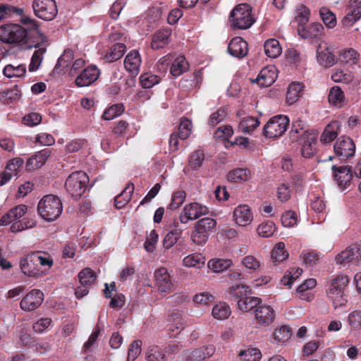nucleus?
Segmentation results:
<instances>
[{
    "instance_id": "680f3d73",
    "label": "nucleus",
    "mask_w": 361,
    "mask_h": 361,
    "mask_svg": "<svg viewBox=\"0 0 361 361\" xmlns=\"http://www.w3.org/2000/svg\"><path fill=\"white\" fill-rule=\"evenodd\" d=\"M331 79L336 82L348 84L353 81V75L350 73H344L342 70L336 69L334 71Z\"/></svg>"
},
{
    "instance_id": "473e14b6",
    "label": "nucleus",
    "mask_w": 361,
    "mask_h": 361,
    "mask_svg": "<svg viewBox=\"0 0 361 361\" xmlns=\"http://www.w3.org/2000/svg\"><path fill=\"white\" fill-rule=\"evenodd\" d=\"M261 302V299L257 297L247 295L244 298L238 300V307L243 312H249L254 308H257Z\"/></svg>"
},
{
    "instance_id": "f3484780",
    "label": "nucleus",
    "mask_w": 361,
    "mask_h": 361,
    "mask_svg": "<svg viewBox=\"0 0 361 361\" xmlns=\"http://www.w3.org/2000/svg\"><path fill=\"white\" fill-rule=\"evenodd\" d=\"M337 264L352 262L358 264L361 261V245L357 243L352 244L345 250L336 256Z\"/></svg>"
},
{
    "instance_id": "6e6d98bb",
    "label": "nucleus",
    "mask_w": 361,
    "mask_h": 361,
    "mask_svg": "<svg viewBox=\"0 0 361 361\" xmlns=\"http://www.w3.org/2000/svg\"><path fill=\"white\" fill-rule=\"evenodd\" d=\"M340 61L342 63H355L359 58V54L356 50L353 48H349L347 49L343 50L340 54Z\"/></svg>"
},
{
    "instance_id": "ea45409f",
    "label": "nucleus",
    "mask_w": 361,
    "mask_h": 361,
    "mask_svg": "<svg viewBox=\"0 0 361 361\" xmlns=\"http://www.w3.org/2000/svg\"><path fill=\"white\" fill-rule=\"evenodd\" d=\"M0 94V100L4 104L8 105L19 99L20 97V92L18 86L15 85L13 87L7 90L6 91H3Z\"/></svg>"
},
{
    "instance_id": "f03ea898",
    "label": "nucleus",
    "mask_w": 361,
    "mask_h": 361,
    "mask_svg": "<svg viewBox=\"0 0 361 361\" xmlns=\"http://www.w3.org/2000/svg\"><path fill=\"white\" fill-rule=\"evenodd\" d=\"M53 264V259L47 254L35 252L27 254L20 262V269L25 275L37 278L44 275L45 269Z\"/></svg>"
},
{
    "instance_id": "423d86ee",
    "label": "nucleus",
    "mask_w": 361,
    "mask_h": 361,
    "mask_svg": "<svg viewBox=\"0 0 361 361\" xmlns=\"http://www.w3.org/2000/svg\"><path fill=\"white\" fill-rule=\"evenodd\" d=\"M252 12V7L247 4L235 6L229 16L231 26L238 30L250 28L255 21Z\"/></svg>"
},
{
    "instance_id": "7ed1b4c3",
    "label": "nucleus",
    "mask_w": 361,
    "mask_h": 361,
    "mask_svg": "<svg viewBox=\"0 0 361 361\" xmlns=\"http://www.w3.org/2000/svg\"><path fill=\"white\" fill-rule=\"evenodd\" d=\"M348 281V276L336 275L328 285L326 295L332 301L335 309L345 305L348 301L345 291Z\"/></svg>"
},
{
    "instance_id": "4468645a",
    "label": "nucleus",
    "mask_w": 361,
    "mask_h": 361,
    "mask_svg": "<svg viewBox=\"0 0 361 361\" xmlns=\"http://www.w3.org/2000/svg\"><path fill=\"white\" fill-rule=\"evenodd\" d=\"M317 61L324 68H331L337 63V58L326 42H322L317 47Z\"/></svg>"
},
{
    "instance_id": "bb28decb",
    "label": "nucleus",
    "mask_w": 361,
    "mask_h": 361,
    "mask_svg": "<svg viewBox=\"0 0 361 361\" xmlns=\"http://www.w3.org/2000/svg\"><path fill=\"white\" fill-rule=\"evenodd\" d=\"M141 63L139 52L135 50L130 51L125 58L124 66L132 75H137Z\"/></svg>"
},
{
    "instance_id": "864d4df0",
    "label": "nucleus",
    "mask_w": 361,
    "mask_h": 361,
    "mask_svg": "<svg viewBox=\"0 0 361 361\" xmlns=\"http://www.w3.org/2000/svg\"><path fill=\"white\" fill-rule=\"evenodd\" d=\"M79 282L81 285L91 286L96 280V275L90 268H85L78 274Z\"/></svg>"
},
{
    "instance_id": "f8f14e48",
    "label": "nucleus",
    "mask_w": 361,
    "mask_h": 361,
    "mask_svg": "<svg viewBox=\"0 0 361 361\" xmlns=\"http://www.w3.org/2000/svg\"><path fill=\"white\" fill-rule=\"evenodd\" d=\"M334 150L341 160H345L354 155L355 145L350 137L341 136L334 144Z\"/></svg>"
},
{
    "instance_id": "9b49d317",
    "label": "nucleus",
    "mask_w": 361,
    "mask_h": 361,
    "mask_svg": "<svg viewBox=\"0 0 361 361\" xmlns=\"http://www.w3.org/2000/svg\"><path fill=\"white\" fill-rule=\"evenodd\" d=\"M208 213L209 209L206 206L198 202H192L184 207L177 220L180 224H186L189 221L197 219Z\"/></svg>"
},
{
    "instance_id": "c03bdc74",
    "label": "nucleus",
    "mask_w": 361,
    "mask_h": 361,
    "mask_svg": "<svg viewBox=\"0 0 361 361\" xmlns=\"http://www.w3.org/2000/svg\"><path fill=\"white\" fill-rule=\"evenodd\" d=\"M40 47L41 46L37 47L38 49L34 51L31 57L30 63L28 67L29 71L30 72L36 71L40 66L43 60V55L46 52L47 49Z\"/></svg>"
},
{
    "instance_id": "774afa93",
    "label": "nucleus",
    "mask_w": 361,
    "mask_h": 361,
    "mask_svg": "<svg viewBox=\"0 0 361 361\" xmlns=\"http://www.w3.org/2000/svg\"><path fill=\"white\" fill-rule=\"evenodd\" d=\"M183 361H203V353L200 348H195L191 351H186L183 354Z\"/></svg>"
},
{
    "instance_id": "aec40b11",
    "label": "nucleus",
    "mask_w": 361,
    "mask_h": 361,
    "mask_svg": "<svg viewBox=\"0 0 361 361\" xmlns=\"http://www.w3.org/2000/svg\"><path fill=\"white\" fill-rule=\"evenodd\" d=\"M301 154L305 158H312L317 152V137L312 133H304L300 139Z\"/></svg>"
},
{
    "instance_id": "79ce46f5",
    "label": "nucleus",
    "mask_w": 361,
    "mask_h": 361,
    "mask_svg": "<svg viewBox=\"0 0 361 361\" xmlns=\"http://www.w3.org/2000/svg\"><path fill=\"white\" fill-rule=\"evenodd\" d=\"M259 125V120L253 116H247L242 119L238 125L239 129L245 133H250Z\"/></svg>"
},
{
    "instance_id": "20e7f679",
    "label": "nucleus",
    "mask_w": 361,
    "mask_h": 361,
    "mask_svg": "<svg viewBox=\"0 0 361 361\" xmlns=\"http://www.w3.org/2000/svg\"><path fill=\"white\" fill-rule=\"evenodd\" d=\"M37 212L45 221H54L60 217L63 212L61 200L56 195H47L39 200Z\"/></svg>"
},
{
    "instance_id": "c85d7f7f",
    "label": "nucleus",
    "mask_w": 361,
    "mask_h": 361,
    "mask_svg": "<svg viewBox=\"0 0 361 361\" xmlns=\"http://www.w3.org/2000/svg\"><path fill=\"white\" fill-rule=\"evenodd\" d=\"M340 124L338 121H332L326 126L320 136V141L324 143H329L334 140L338 135Z\"/></svg>"
},
{
    "instance_id": "ddd939ff",
    "label": "nucleus",
    "mask_w": 361,
    "mask_h": 361,
    "mask_svg": "<svg viewBox=\"0 0 361 361\" xmlns=\"http://www.w3.org/2000/svg\"><path fill=\"white\" fill-rule=\"evenodd\" d=\"M298 34L305 39L318 42L322 40L325 35V29L320 23H312L307 26L302 25L297 27Z\"/></svg>"
},
{
    "instance_id": "4be33fe9",
    "label": "nucleus",
    "mask_w": 361,
    "mask_h": 361,
    "mask_svg": "<svg viewBox=\"0 0 361 361\" xmlns=\"http://www.w3.org/2000/svg\"><path fill=\"white\" fill-rule=\"evenodd\" d=\"M255 319L257 322L263 326L271 324L275 318V312L273 308L269 305H259L255 311Z\"/></svg>"
},
{
    "instance_id": "7c9ffc66",
    "label": "nucleus",
    "mask_w": 361,
    "mask_h": 361,
    "mask_svg": "<svg viewBox=\"0 0 361 361\" xmlns=\"http://www.w3.org/2000/svg\"><path fill=\"white\" fill-rule=\"evenodd\" d=\"M304 85L298 82H292L288 87L286 102L291 105L295 103L300 97Z\"/></svg>"
},
{
    "instance_id": "4d7b16f0",
    "label": "nucleus",
    "mask_w": 361,
    "mask_h": 361,
    "mask_svg": "<svg viewBox=\"0 0 361 361\" xmlns=\"http://www.w3.org/2000/svg\"><path fill=\"white\" fill-rule=\"evenodd\" d=\"M186 197V193L183 190L173 192L171 197V202L167 207V209L174 210L179 208L184 202Z\"/></svg>"
},
{
    "instance_id": "c756f323",
    "label": "nucleus",
    "mask_w": 361,
    "mask_h": 361,
    "mask_svg": "<svg viewBox=\"0 0 361 361\" xmlns=\"http://www.w3.org/2000/svg\"><path fill=\"white\" fill-rule=\"evenodd\" d=\"M126 51V47L123 43H116L112 45L110 51L107 52L104 59L108 63L114 62L121 59Z\"/></svg>"
},
{
    "instance_id": "9d476101",
    "label": "nucleus",
    "mask_w": 361,
    "mask_h": 361,
    "mask_svg": "<svg viewBox=\"0 0 361 361\" xmlns=\"http://www.w3.org/2000/svg\"><path fill=\"white\" fill-rule=\"evenodd\" d=\"M289 118L285 115H278L272 117L264 127V134L266 137L276 138L281 137L287 130Z\"/></svg>"
},
{
    "instance_id": "09e8293b",
    "label": "nucleus",
    "mask_w": 361,
    "mask_h": 361,
    "mask_svg": "<svg viewBox=\"0 0 361 361\" xmlns=\"http://www.w3.org/2000/svg\"><path fill=\"white\" fill-rule=\"evenodd\" d=\"M161 81V78L152 73H145L140 75V82L145 89H149Z\"/></svg>"
},
{
    "instance_id": "5701e85b",
    "label": "nucleus",
    "mask_w": 361,
    "mask_h": 361,
    "mask_svg": "<svg viewBox=\"0 0 361 361\" xmlns=\"http://www.w3.org/2000/svg\"><path fill=\"white\" fill-rule=\"evenodd\" d=\"M171 35V30L170 28H164L156 31L152 37L151 48L154 50L164 48L169 43Z\"/></svg>"
},
{
    "instance_id": "49530a36",
    "label": "nucleus",
    "mask_w": 361,
    "mask_h": 361,
    "mask_svg": "<svg viewBox=\"0 0 361 361\" xmlns=\"http://www.w3.org/2000/svg\"><path fill=\"white\" fill-rule=\"evenodd\" d=\"M231 313L230 307L225 302H219L212 308V315L215 319L224 320Z\"/></svg>"
},
{
    "instance_id": "6e6552de",
    "label": "nucleus",
    "mask_w": 361,
    "mask_h": 361,
    "mask_svg": "<svg viewBox=\"0 0 361 361\" xmlns=\"http://www.w3.org/2000/svg\"><path fill=\"white\" fill-rule=\"evenodd\" d=\"M89 180L87 174L84 171L73 172L66 178V190L75 199L80 198L86 190Z\"/></svg>"
},
{
    "instance_id": "052dcab7",
    "label": "nucleus",
    "mask_w": 361,
    "mask_h": 361,
    "mask_svg": "<svg viewBox=\"0 0 361 361\" xmlns=\"http://www.w3.org/2000/svg\"><path fill=\"white\" fill-rule=\"evenodd\" d=\"M23 13V8H19L3 4H0V20L10 18L13 13L22 15Z\"/></svg>"
},
{
    "instance_id": "13d9d810",
    "label": "nucleus",
    "mask_w": 361,
    "mask_h": 361,
    "mask_svg": "<svg viewBox=\"0 0 361 361\" xmlns=\"http://www.w3.org/2000/svg\"><path fill=\"white\" fill-rule=\"evenodd\" d=\"M204 159V153L201 149L193 152L189 158V165L194 169L197 170L201 167Z\"/></svg>"
},
{
    "instance_id": "de8ad7c7",
    "label": "nucleus",
    "mask_w": 361,
    "mask_h": 361,
    "mask_svg": "<svg viewBox=\"0 0 361 361\" xmlns=\"http://www.w3.org/2000/svg\"><path fill=\"white\" fill-rule=\"evenodd\" d=\"M288 257V252L285 249L283 242L278 243L271 251V259L274 262H281Z\"/></svg>"
},
{
    "instance_id": "39448f33",
    "label": "nucleus",
    "mask_w": 361,
    "mask_h": 361,
    "mask_svg": "<svg viewBox=\"0 0 361 361\" xmlns=\"http://www.w3.org/2000/svg\"><path fill=\"white\" fill-rule=\"evenodd\" d=\"M27 209V206L25 204H19L12 208L1 217L0 219V224L1 226H6L13 223L11 226V231L13 233L32 228L35 226V222L32 221H25V219H23V221H17L18 219L24 216Z\"/></svg>"
},
{
    "instance_id": "72a5a7b5",
    "label": "nucleus",
    "mask_w": 361,
    "mask_h": 361,
    "mask_svg": "<svg viewBox=\"0 0 361 361\" xmlns=\"http://www.w3.org/2000/svg\"><path fill=\"white\" fill-rule=\"evenodd\" d=\"M189 67V64L185 56H179L173 62L171 66V73L174 77H178L185 72Z\"/></svg>"
},
{
    "instance_id": "393cba45",
    "label": "nucleus",
    "mask_w": 361,
    "mask_h": 361,
    "mask_svg": "<svg viewBox=\"0 0 361 361\" xmlns=\"http://www.w3.org/2000/svg\"><path fill=\"white\" fill-rule=\"evenodd\" d=\"M233 217L236 224L241 226L250 224L253 219L250 207L245 204L240 205L234 209Z\"/></svg>"
},
{
    "instance_id": "37998d69",
    "label": "nucleus",
    "mask_w": 361,
    "mask_h": 361,
    "mask_svg": "<svg viewBox=\"0 0 361 361\" xmlns=\"http://www.w3.org/2000/svg\"><path fill=\"white\" fill-rule=\"evenodd\" d=\"M238 357L241 361H259L262 358L261 351L256 348H248L240 350Z\"/></svg>"
},
{
    "instance_id": "1a4fd4ad",
    "label": "nucleus",
    "mask_w": 361,
    "mask_h": 361,
    "mask_svg": "<svg viewBox=\"0 0 361 361\" xmlns=\"http://www.w3.org/2000/svg\"><path fill=\"white\" fill-rule=\"evenodd\" d=\"M32 6L35 15L45 21L52 20L58 13L55 0H34Z\"/></svg>"
},
{
    "instance_id": "412c9836",
    "label": "nucleus",
    "mask_w": 361,
    "mask_h": 361,
    "mask_svg": "<svg viewBox=\"0 0 361 361\" xmlns=\"http://www.w3.org/2000/svg\"><path fill=\"white\" fill-rule=\"evenodd\" d=\"M228 53L236 58H243L247 54L248 44L245 40L240 37L233 38L228 46Z\"/></svg>"
},
{
    "instance_id": "69168bd1",
    "label": "nucleus",
    "mask_w": 361,
    "mask_h": 361,
    "mask_svg": "<svg viewBox=\"0 0 361 361\" xmlns=\"http://www.w3.org/2000/svg\"><path fill=\"white\" fill-rule=\"evenodd\" d=\"M291 336L290 329L287 326H282L279 329L275 330L274 337L278 342L284 343L288 341Z\"/></svg>"
},
{
    "instance_id": "8fccbe9b",
    "label": "nucleus",
    "mask_w": 361,
    "mask_h": 361,
    "mask_svg": "<svg viewBox=\"0 0 361 361\" xmlns=\"http://www.w3.org/2000/svg\"><path fill=\"white\" fill-rule=\"evenodd\" d=\"M310 17V10L305 5H300L296 10L295 20L298 22V27H305L308 23Z\"/></svg>"
},
{
    "instance_id": "bf43d9fd",
    "label": "nucleus",
    "mask_w": 361,
    "mask_h": 361,
    "mask_svg": "<svg viewBox=\"0 0 361 361\" xmlns=\"http://www.w3.org/2000/svg\"><path fill=\"white\" fill-rule=\"evenodd\" d=\"M276 230L275 224L271 221L262 223L257 228L258 234L263 238L271 236Z\"/></svg>"
},
{
    "instance_id": "cd10ccee",
    "label": "nucleus",
    "mask_w": 361,
    "mask_h": 361,
    "mask_svg": "<svg viewBox=\"0 0 361 361\" xmlns=\"http://www.w3.org/2000/svg\"><path fill=\"white\" fill-rule=\"evenodd\" d=\"M133 191L134 185L133 183L128 184L121 193L115 197V207L118 209L123 208L130 202Z\"/></svg>"
},
{
    "instance_id": "c9c22d12",
    "label": "nucleus",
    "mask_w": 361,
    "mask_h": 361,
    "mask_svg": "<svg viewBox=\"0 0 361 361\" xmlns=\"http://www.w3.org/2000/svg\"><path fill=\"white\" fill-rule=\"evenodd\" d=\"M251 178V172L247 169H235L230 171L227 178L231 182L240 183L246 181Z\"/></svg>"
},
{
    "instance_id": "a18cd8bd",
    "label": "nucleus",
    "mask_w": 361,
    "mask_h": 361,
    "mask_svg": "<svg viewBox=\"0 0 361 361\" xmlns=\"http://www.w3.org/2000/svg\"><path fill=\"white\" fill-rule=\"evenodd\" d=\"M146 358L149 361H166V356L161 348L156 345H151L146 352Z\"/></svg>"
},
{
    "instance_id": "2eb2a0df",
    "label": "nucleus",
    "mask_w": 361,
    "mask_h": 361,
    "mask_svg": "<svg viewBox=\"0 0 361 361\" xmlns=\"http://www.w3.org/2000/svg\"><path fill=\"white\" fill-rule=\"evenodd\" d=\"M43 301V292L38 289H32L23 298L20 307L25 312H30L37 309Z\"/></svg>"
},
{
    "instance_id": "e433bc0d",
    "label": "nucleus",
    "mask_w": 361,
    "mask_h": 361,
    "mask_svg": "<svg viewBox=\"0 0 361 361\" xmlns=\"http://www.w3.org/2000/svg\"><path fill=\"white\" fill-rule=\"evenodd\" d=\"M320 18L329 29L334 28L337 25V20L336 15L327 7H322L319 9Z\"/></svg>"
},
{
    "instance_id": "3c124183",
    "label": "nucleus",
    "mask_w": 361,
    "mask_h": 361,
    "mask_svg": "<svg viewBox=\"0 0 361 361\" xmlns=\"http://www.w3.org/2000/svg\"><path fill=\"white\" fill-rule=\"evenodd\" d=\"M183 265L188 267L200 268L204 264V258L200 253H194L184 257Z\"/></svg>"
},
{
    "instance_id": "a19ab883",
    "label": "nucleus",
    "mask_w": 361,
    "mask_h": 361,
    "mask_svg": "<svg viewBox=\"0 0 361 361\" xmlns=\"http://www.w3.org/2000/svg\"><path fill=\"white\" fill-rule=\"evenodd\" d=\"M25 73V66L23 64L18 65L17 66L8 64L4 67L3 70L4 75L8 78H20L23 76Z\"/></svg>"
},
{
    "instance_id": "e2e57ef3",
    "label": "nucleus",
    "mask_w": 361,
    "mask_h": 361,
    "mask_svg": "<svg viewBox=\"0 0 361 361\" xmlns=\"http://www.w3.org/2000/svg\"><path fill=\"white\" fill-rule=\"evenodd\" d=\"M191 121L188 118H183L181 120L178 128L176 132L180 135V140H184L190 136L191 133Z\"/></svg>"
},
{
    "instance_id": "603ef678",
    "label": "nucleus",
    "mask_w": 361,
    "mask_h": 361,
    "mask_svg": "<svg viewBox=\"0 0 361 361\" xmlns=\"http://www.w3.org/2000/svg\"><path fill=\"white\" fill-rule=\"evenodd\" d=\"M124 110L125 107L123 104H114L104 111L102 118L106 121L112 120L121 115Z\"/></svg>"
},
{
    "instance_id": "0e129e2a",
    "label": "nucleus",
    "mask_w": 361,
    "mask_h": 361,
    "mask_svg": "<svg viewBox=\"0 0 361 361\" xmlns=\"http://www.w3.org/2000/svg\"><path fill=\"white\" fill-rule=\"evenodd\" d=\"M302 273V269L299 267H293L281 279L284 285L290 288L294 281L298 278Z\"/></svg>"
},
{
    "instance_id": "b1692460",
    "label": "nucleus",
    "mask_w": 361,
    "mask_h": 361,
    "mask_svg": "<svg viewBox=\"0 0 361 361\" xmlns=\"http://www.w3.org/2000/svg\"><path fill=\"white\" fill-rule=\"evenodd\" d=\"M276 78V68L274 66H267L260 71L256 82L261 87H269L275 82Z\"/></svg>"
},
{
    "instance_id": "2f4dec72",
    "label": "nucleus",
    "mask_w": 361,
    "mask_h": 361,
    "mask_svg": "<svg viewBox=\"0 0 361 361\" xmlns=\"http://www.w3.org/2000/svg\"><path fill=\"white\" fill-rule=\"evenodd\" d=\"M232 264L231 259L214 258L209 260L207 267L215 273H221L229 269Z\"/></svg>"
},
{
    "instance_id": "338daca9",
    "label": "nucleus",
    "mask_w": 361,
    "mask_h": 361,
    "mask_svg": "<svg viewBox=\"0 0 361 361\" xmlns=\"http://www.w3.org/2000/svg\"><path fill=\"white\" fill-rule=\"evenodd\" d=\"M242 263L250 272L257 271L260 267V262L253 255L245 256Z\"/></svg>"
},
{
    "instance_id": "f257e3e1",
    "label": "nucleus",
    "mask_w": 361,
    "mask_h": 361,
    "mask_svg": "<svg viewBox=\"0 0 361 361\" xmlns=\"http://www.w3.org/2000/svg\"><path fill=\"white\" fill-rule=\"evenodd\" d=\"M21 22L28 25L27 30L14 23L0 26V41L8 44L21 45L27 49L45 44L47 37L39 30V23L36 20L25 17Z\"/></svg>"
},
{
    "instance_id": "0eeeda50",
    "label": "nucleus",
    "mask_w": 361,
    "mask_h": 361,
    "mask_svg": "<svg viewBox=\"0 0 361 361\" xmlns=\"http://www.w3.org/2000/svg\"><path fill=\"white\" fill-rule=\"evenodd\" d=\"M216 221L212 218L205 217L195 223V228L191 234V240L198 245L205 244L209 236L215 231Z\"/></svg>"
},
{
    "instance_id": "58836bf2",
    "label": "nucleus",
    "mask_w": 361,
    "mask_h": 361,
    "mask_svg": "<svg viewBox=\"0 0 361 361\" xmlns=\"http://www.w3.org/2000/svg\"><path fill=\"white\" fill-rule=\"evenodd\" d=\"M317 286V281L314 279H309L305 280L303 283L300 285L297 288V292L300 294V298L302 300H310L312 295H310L309 290Z\"/></svg>"
},
{
    "instance_id": "dca6fc26",
    "label": "nucleus",
    "mask_w": 361,
    "mask_h": 361,
    "mask_svg": "<svg viewBox=\"0 0 361 361\" xmlns=\"http://www.w3.org/2000/svg\"><path fill=\"white\" fill-rule=\"evenodd\" d=\"M100 70L95 65H90L83 69L76 77L75 83L78 87H87L98 80Z\"/></svg>"
},
{
    "instance_id": "5fc2aeb1",
    "label": "nucleus",
    "mask_w": 361,
    "mask_h": 361,
    "mask_svg": "<svg viewBox=\"0 0 361 361\" xmlns=\"http://www.w3.org/2000/svg\"><path fill=\"white\" fill-rule=\"evenodd\" d=\"M250 288L246 285H237L229 288V294L238 303V300L246 297L250 293Z\"/></svg>"
},
{
    "instance_id": "6ab92c4d",
    "label": "nucleus",
    "mask_w": 361,
    "mask_h": 361,
    "mask_svg": "<svg viewBox=\"0 0 361 361\" xmlns=\"http://www.w3.org/2000/svg\"><path fill=\"white\" fill-rule=\"evenodd\" d=\"M156 285L158 290L164 293H169L173 290V284L168 270L165 267L158 269L155 273Z\"/></svg>"
},
{
    "instance_id": "a211bd4d",
    "label": "nucleus",
    "mask_w": 361,
    "mask_h": 361,
    "mask_svg": "<svg viewBox=\"0 0 361 361\" xmlns=\"http://www.w3.org/2000/svg\"><path fill=\"white\" fill-rule=\"evenodd\" d=\"M334 171V180L337 182L338 185L342 188H347L351 183L353 178L352 167L350 166H332Z\"/></svg>"
},
{
    "instance_id": "4c0bfd02",
    "label": "nucleus",
    "mask_w": 361,
    "mask_h": 361,
    "mask_svg": "<svg viewBox=\"0 0 361 361\" xmlns=\"http://www.w3.org/2000/svg\"><path fill=\"white\" fill-rule=\"evenodd\" d=\"M328 99L332 105L341 107L345 102L344 93L341 87L334 86L330 89Z\"/></svg>"
},
{
    "instance_id": "f704fd0d",
    "label": "nucleus",
    "mask_w": 361,
    "mask_h": 361,
    "mask_svg": "<svg viewBox=\"0 0 361 361\" xmlns=\"http://www.w3.org/2000/svg\"><path fill=\"white\" fill-rule=\"evenodd\" d=\"M264 52L270 58L278 57L282 51L279 42L276 39H267L264 44Z\"/></svg>"
},
{
    "instance_id": "a878e982",
    "label": "nucleus",
    "mask_w": 361,
    "mask_h": 361,
    "mask_svg": "<svg viewBox=\"0 0 361 361\" xmlns=\"http://www.w3.org/2000/svg\"><path fill=\"white\" fill-rule=\"evenodd\" d=\"M179 224V221L175 219L172 225L173 228L165 235L163 240V247L165 249L173 247L180 238L184 228H180Z\"/></svg>"
}]
</instances>
